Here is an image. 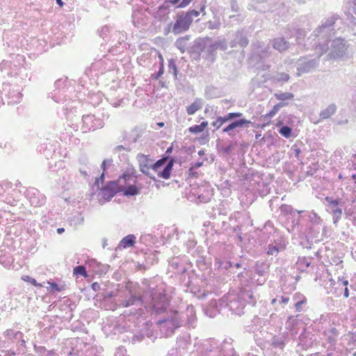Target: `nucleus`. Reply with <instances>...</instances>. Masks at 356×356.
<instances>
[{
  "instance_id": "nucleus-2",
  "label": "nucleus",
  "mask_w": 356,
  "mask_h": 356,
  "mask_svg": "<svg viewBox=\"0 0 356 356\" xmlns=\"http://www.w3.org/2000/svg\"><path fill=\"white\" fill-rule=\"evenodd\" d=\"M341 22L342 19L337 14L323 19L311 35L314 41L312 47L321 51V53L327 52L329 49L328 43L336 34L337 30L340 29Z\"/></svg>"
},
{
  "instance_id": "nucleus-4",
  "label": "nucleus",
  "mask_w": 356,
  "mask_h": 356,
  "mask_svg": "<svg viewBox=\"0 0 356 356\" xmlns=\"http://www.w3.org/2000/svg\"><path fill=\"white\" fill-rule=\"evenodd\" d=\"M195 8L189 9L187 11H179L173 17L174 30L177 34H181L188 31L193 22L194 17H197L200 13L206 15V1L201 0L198 3L194 4Z\"/></svg>"
},
{
  "instance_id": "nucleus-6",
  "label": "nucleus",
  "mask_w": 356,
  "mask_h": 356,
  "mask_svg": "<svg viewBox=\"0 0 356 356\" xmlns=\"http://www.w3.org/2000/svg\"><path fill=\"white\" fill-rule=\"evenodd\" d=\"M3 336L5 339L3 341L2 348L13 356L25 353L26 341L22 332L8 329L3 332Z\"/></svg>"
},
{
  "instance_id": "nucleus-47",
  "label": "nucleus",
  "mask_w": 356,
  "mask_h": 356,
  "mask_svg": "<svg viewBox=\"0 0 356 356\" xmlns=\"http://www.w3.org/2000/svg\"><path fill=\"white\" fill-rule=\"evenodd\" d=\"M202 106L201 99L197 98L191 104L186 107V112L188 115H193Z\"/></svg>"
},
{
  "instance_id": "nucleus-18",
  "label": "nucleus",
  "mask_w": 356,
  "mask_h": 356,
  "mask_svg": "<svg viewBox=\"0 0 356 356\" xmlns=\"http://www.w3.org/2000/svg\"><path fill=\"white\" fill-rule=\"evenodd\" d=\"M200 356H221L220 343L215 339L207 341L200 348Z\"/></svg>"
},
{
  "instance_id": "nucleus-36",
  "label": "nucleus",
  "mask_w": 356,
  "mask_h": 356,
  "mask_svg": "<svg viewBox=\"0 0 356 356\" xmlns=\"http://www.w3.org/2000/svg\"><path fill=\"white\" fill-rule=\"evenodd\" d=\"M136 242V237L134 234H130L123 237L120 241L118 248L119 249H127L134 247Z\"/></svg>"
},
{
  "instance_id": "nucleus-28",
  "label": "nucleus",
  "mask_w": 356,
  "mask_h": 356,
  "mask_svg": "<svg viewBox=\"0 0 356 356\" xmlns=\"http://www.w3.org/2000/svg\"><path fill=\"white\" fill-rule=\"evenodd\" d=\"M27 197L29 199L30 204L35 207H40L44 204L45 197L40 194L39 191L36 189H32L26 194Z\"/></svg>"
},
{
  "instance_id": "nucleus-8",
  "label": "nucleus",
  "mask_w": 356,
  "mask_h": 356,
  "mask_svg": "<svg viewBox=\"0 0 356 356\" xmlns=\"http://www.w3.org/2000/svg\"><path fill=\"white\" fill-rule=\"evenodd\" d=\"M227 114L237 115L232 120H228V124L222 129V133H226L231 138L234 137L239 132L240 129L249 128L252 122L247 120L242 113L231 112Z\"/></svg>"
},
{
  "instance_id": "nucleus-9",
  "label": "nucleus",
  "mask_w": 356,
  "mask_h": 356,
  "mask_svg": "<svg viewBox=\"0 0 356 356\" xmlns=\"http://www.w3.org/2000/svg\"><path fill=\"white\" fill-rule=\"evenodd\" d=\"M325 226H309L305 235V241H301L303 248L312 249L314 243H318L323 240Z\"/></svg>"
},
{
  "instance_id": "nucleus-24",
  "label": "nucleus",
  "mask_w": 356,
  "mask_h": 356,
  "mask_svg": "<svg viewBox=\"0 0 356 356\" xmlns=\"http://www.w3.org/2000/svg\"><path fill=\"white\" fill-rule=\"evenodd\" d=\"M249 43L247 34L243 29L237 31L234 36V39L229 42L232 48L239 46L240 47H245Z\"/></svg>"
},
{
  "instance_id": "nucleus-54",
  "label": "nucleus",
  "mask_w": 356,
  "mask_h": 356,
  "mask_svg": "<svg viewBox=\"0 0 356 356\" xmlns=\"http://www.w3.org/2000/svg\"><path fill=\"white\" fill-rule=\"evenodd\" d=\"M289 79H290L289 74L287 73H285V72L277 73L274 76V80L277 83L287 82L289 80Z\"/></svg>"
},
{
  "instance_id": "nucleus-29",
  "label": "nucleus",
  "mask_w": 356,
  "mask_h": 356,
  "mask_svg": "<svg viewBox=\"0 0 356 356\" xmlns=\"http://www.w3.org/2000/svg\"><path fill=\"white\" fill-rule=\"evenodd\" d=\"M209 42H211V38L209 37L196 39L193 42V45L191 47L189 52L197 54L202 52L204 53L206 46Z\"/></svg>"
},
{
  "instance_id": "nucleus-30",
  "label": "nucleus",
  "mask_w": 356,
  "mask_h": 356,
  "mask_svg": "<svg viewBox=\"0 0 356 356\" xmlns=\"http://www.w3.org/2000/svg\"><path fill=\"white\" fill-rule=\"evenodd\" d=\"M170 8L165 6V4L161 3L156 8L153 16L159 22H165L169 19V14L170 13Z\"/></svg>"
},
{
  "instance_id": "nucleus-33",
  "label": "nucleus",
  "mask_w": 356,
  "mask_h": 356,
  "mask_svg": "<svg viewBox=\"0 0 356 356\" xmlns=\"http://www.w3.org/2000/svg\"><path fill=\"white\" fill-rule=\"evenodd\" d=\"M121 142L126 143L130 145V144L136 143L138 141V139L140 137V134H138V131L134 129H132L130 133L126 131H123L121 133Z\"/></svg>"
},
{
  "instance_id": "nucleus-31",
  "label": "nucleus",
  "mask_w": 356,
  "mask_h": 356,
  "mask_svg": "<svg viewBox=\"0 0 356 356\" xmlns=\"http://www.w3.org/2000/svg\"><path fill=\"white\" fill-rule=\"evenodd\" d=\"M215 266L222 273L234 274L237 273L236 270H233L232 263L229 260L217 259L215 261Z\"/></svg>"
},
{
  "instance_id": "nucleus-17",
  "label": "nucleus",
  "mask_w": 356,
  "mask_h": 356,
  "mask_svg": "<svg viewBox=\"0 0 356 356\" xmlns=\"http://www.w3.org/2000/svg\"><path fill=\"white\" fill-rule=\"evenodd\" d=\"M253 270L254 273L260 277V278L255 280L256 284L257 285L265 284L269 275L270 263L266 261H257Z\"/></svg>"
},
{
  "instance_id": "nucleus-27",
  "label": "nucleus",
  "mask_w": 356,
  "mask_h": 356,
  "mask_svg": "<svg viewBox=\"0 0 356 356\" xmlns=\"http://www.w3.org/2000/svg\"><path fill=\"white\" fill-rule=\"evenodd\" d=\"M181 312L185 316L184 326H187L189 328L195 327L197 317L193 307H188L186 312Z\"/></svg>"
},
{
  "instance_id": "nucleus-19",
  "label": "nucleus",
  "mask_w": 356,
  "mask_h": 356,
  "mask_svg": "<svg viewBox=\"0 0 356 356\" xmlns=\"http://www.w3.org/2000/svg\"><path fill=\"white\" fill-rule=\"evenodd\" d=\"M252 273L246 267H244V270L238 272L234 280L238 284L239 291H252L248 289L252 283Z\"/></svg>"
},
{
  "instance_id": "nucleus-64",
  "label": "nucleus",
  "mask_w": 356,
  "mask_h": 356,
  "mask_svg": "<svg viewBox=\"0 0 356 356\" xmlns=\"http://www.w3.org/2000/svg\"><path fill=\"white\" fill-rule=\"evenodd\" d=\"M111 166H113V167L114 166V165L113 164V159H104L102 161V165H101V168H102V171H104V172H106L107 168Z\"/></svg>"
},
{
  "instance_id": "nucleus-56",
  "label": "nucleus",
  "mask_w": 356,
  "mask_h": 356,
  "mask_svg": "<svg viewBox=\"0 0 356 356\" xmlns=\"http://www.w3.org/2000/svg\"><path fill=\"white\" fill-rule=\"evenodd\" d=\"M140 175L137 173L136 170L134 168H131L127 170L125 172H124L121 175L120 178H131V177H135L136 180L138 181V178Z\"/></svg>"
},
{
  "instance_id": "nucleus-13",
  "label": "nucleus",
  "mask_w": 356,
  "mask_h": 356,
  "mask_svg": "<svg viewBox=\"0 0 356 356\" xmlns=\"http://www.w3.org/2000/svg\"><path fill=\"white\" fill-rule=\"evenodd\" d=\"M118 181L120 183L118 184L120 192L124 196H136L140 193L141 187L137 185L138 181L135 177L120 178V177Z\"/></svg>"
},
{
  "instance_id": "nucleus-40",
  "label": "nucleus",
  "mask_w": 356,
  "mask_h": 356,
  "mask_svg": "<svg viewBox=\"0 0 356 356\" xmlns=\"http://www.w3.org/2000/svg\"><path fill=\"white\" fill-rule=\"evenodd\" d=\"M274 97L276 99L279 100V103H283L284 106H286L289 104L286 101L293 100L294 95L289 92H279L274 94Z\"/></svg>"
},
{
  "instance_id": "nucleus-1",
  "label": "nucleus",
  "mask_w": 356,
  "mask_h": 356,
  "mask_svg": "<svg viewBox=\"0 0 356 356\" xmlns=\"http://www.w3.org/2000/svg\"><path fill=\"white\" fill-rule=\"evenodd\" d=\"M118 291L122 292L118 302H111L109 309L115 310L118 307H129L131 306L144 307L147 309L160 313L167 309L170 300L166 294L154 288H141L133 286L132 283L118 284Z\"/></svg>"
},
{
  "instance_id": "nucleus-5",
  "label": "nucleus",
  "mask_w": 356,
  "mask_h": 356,
  "mask_svg": "<svg viewBox=\"0 0 356 356\" xmlns=\"http://www.w3.org/2000/svg\"><path fill=\"white\" fill-rule=\"evenodd\" d=\"M185 316L181 312L170 310L165 316L157 321L161 334L165 337L174 334L176 330L184 326Z\"/></svg>"
},
{
  "instance_id": "nucleus-39",
  "label": "nucleus",
  "mask_w": 356,
  "mask_h": 356,
  "mask_svg": "<svg viewBox=\"0 0 356 356\" xmlns=\"http://www.w3.org/2000/svg\"><path fill=\"white\" fill-rule=\"evenodd\" d=\"M191 39V35H186L183 37H179L175 42V46L177 48L181 53H185L187 48V42Z\"/></svg>"
},
{
  "instance_id": "nucleus-46",
  "label": "nucleus",
  "mask_w": 356,
  "mask_h": 356,
  "mask_svg": "<svg viewBox=\"0 0 356 356\" xmlns=\"http://www.w3.org/2000/svg\"><path fill=\"white\" fill-rule=\"evenodd\" d=\"M305 216H307L311 223L310 226H322V220L314 211L304 213Z\"/></svg>"
},
{
  "instance_id": "nucleus-44",
  "label": "nucleus",
  "mask_w": 356,
  "mask_h": 356,
  "mask_svg": "<svg viewBox=\"0 0 356 356\" xmlns=\"http://www.w3.org/2000/svg\"><path fill=\"white\" fill-rule=\"evenodd\" d=\"M337 111V106L335 104H330L327 106V107L323 110H322L319 114V116L321 119L325 120L329 118L330 116L333 115Z\"/></svg>"
},
{
  "instance_id": "nucleus-35",
  "label": "nucleus",
  "mask_w": 356,
  "mask_h": 356,
  "mask_svg": "<svg viewBox=\"0 0 356 356\" xmlns=\"http://www.w3.org/2000/svg\"><path fill=\"white\" fill-rule=\"evenodd\" d=\"M281 213L288 218H293L296 214H302L305 211H300L294 209L291 205L283 204L280 207Z\"/></svg>"
},
{
  "instance_id": "nucleus-15",
  "label": "nucleus",
  "mask_w": 356,
  "mask_h": 356,
  "mask_svg": "<svg viewBox=\"0 0 356 356\" xmlns=\"http://www.w3.org/2000/svg\"><path fill=\"white\" fill-rule=\"evenodd\" d=\"M348 47V44L345 39L341 37L337 38L332 42L328 56L330 58H342L346 56Z\"/></svg>"
},
{
  "instance_id": "nucleus-37",
  "label": "nucleus",
  "mask_w": 356,
  "mask_h": 356,
  "mask_svg": "<svg viewBox=\"0 0 356 356\" xmlns=\"http://www.w3.org/2000/svg\"><path fill=\"white\" fill-rule=\"evenodd\" d=\"M217 56V51L216 47L213 43V42H207V44L205 48L204 55L203 57L211 63H213L216 60Z\"/></svg>"
},
{
  "instance_id": "nucleus-20",
  "label": "nucleus",
  "mask_w": 356,
  "mask_h": 356,
  "mask_svg": "<svg viewBox=\"0 0 356 356\" xmlns=\"http://www.w3.org/2000/svg\"><path fill=\"white\" fill-rule=\"evenodd\" d=\"M118 192H120L118 180L110 181L100 189L99 195L109 202Z\"/></svg>"
},
{
  "instance_id": "nucleus-12",
  "label": "nucleus",
  "mask_w": 356,
  "mask_h": 356,
  "mask_svg": "<svg viewBox=\"0 0 356 356\" xmlns=\"http://www.w3.org/2000/svg\"><path fill=\"white\" fill-rule=\"evenodd\" d=\"M136 158L139 164L140 171L155 181V177L149 173V170L152 169L154 171L157 170L161 161L157 160L154 162L150 157V155H145L143 154H138Z\"/></svg>"
},
{
  "instance_id": "nucleus-23",
  "label": "nucleus",
  "mask_w": 356,
  "mask_h": 356,
  "mask_svg": "<svg viewBox=\"0 0 356 356\" xmlns=\"http://www.w3.org/2000/svg\"><path fill=\"white\" fill-rule=\"evenodd\" d=\"M289 1H280L275 3L274 5L268 4V8L264 9H260L258 8H255V10H257L260 12H271L275 13L277 15H283L286 12L288 11V8L289 7Z\"/></svg>"
},
{
  "instance_id": "nucleus-43",
  "label": "nucleus",
  "mask_w": 356,
  "mask_h": 356,
  "mask_svg": "<svg viewBox=\"0 0 356 356\" xmlns=\"http://www.w3.org/2000/svg\"><path fill=\"white\" fill-rule=\"evenodd\" d=\"M312 259V257H299L296 262L298 269L302 272L306 271L310 266Z\"/></svg>"
},
{
  "instance_id": "nucleus-34",
  "label": "nucleus",
  "mask_w": 356,
  "mask_h": 356,
  "mask_svg": "<svg viewBox=\"0 0 356 356\" xmlns=\"http://www.w3.org/2000/svg\"><path fill=\"white\" fill-rule=\"evenodd\" d=\"M288 334L284 333L282 335H275L271 340V346L274 348H279L283 350L286 343L288 342Z\"/></svg>"
},
{
  "instance_id": "nucleus-48",
  "label": "nucleus",
  "mask_w": 356,
  "mask_h": 356,
  "mask_svg": "<svg viewBox=\"0 0 356 356\" xmlns=\"http://www.w3.org/2000/svg\"><path fill=\"white\" fill-rule=\"evenodd\" d=\"M208 126L207 121H203L200 124H195L188 128V131L191 134H197L203 132Z\"/></svg>"
},
{
  "instance_id": "nucleus-25",
  "label": "nucleus",
  "mask_w": 356,
  "mask_h": 356,
  "mask_svg": "<svg viewBox=\"0 0 356 356\" xmlns=\"http://www.w3.org/2000/svg\"><path fill=\"white\" fill-rule=\"evenodd\" d=\"M269 44H270L275 50H277L280 53H283L289 49L291 42L284 37H277L270 40Z\"/></svg>"
},
{
  "instance_id": "nucleus-52",
  "label": "nucleus",
  "mask_w": 356,
  "mask_h": 356,
  "mask_svg": "<svg viewBox=\"0 0 356 356\" xmlns=\"http://www.w3.org/2000/svg\"><path fill=\"white\" fill-rule=\"evenodd\" d=\"M312 27V24H307L304 25L302 24V27L298 28L296 31L297 33V38H296V42L300 44V39L302 37H305L306 35V29L309 30Z\"/></svg>"
},
{
  "instance_id": "nucleus-45",
  "label": "nucleus",
  "mask_w": 356,
  "mask_h": 356,
  "mask_svg": "<svg viewBox=\"0 0 356 356\" xmlns=\"http://www.w3.org/2000/svg\"><path fill=\"white\" fill-rule=\"evenodd\" d=\"M237 146V142L231 141L227 145H217V149L225 155H229Z\"/></svg>"
},
{
  "instance_id": "nucleus-53",
  "label": "nucleus",
  "mask_w": 356,
  "mask_h": 356,
  "mask_svg": "<svg viewBox=\"0 0 356 356\" xmlns=\"http://www.w3.org/2000/svg\"><path fill=\"white\" fill-rule=\"evenodd\" d=\"M118 284L117 285V287L115 289V290L108 292L104 295V301L108 302L114 297H118V299H120V295H122V292H120V291H118Z\"/></svg>"
},
{
  "instance_id": "nucleus-51",
  "label": "nucleus",
  "mask_w": 356,
  "mask_h": 356,
  "mask_svg": "<svg viewBox=\"0 0 356 356\" xmlns=\"http://www.w3.org/2000/svg\"><path fill=\"white\" fill-rule=\"evenodd\" d=\"M184 0H163V4H165V6L170 8V6L175 7V8H184L187 7L189 4L182 5Z\"/></svg>"
},
{
  "instance_id": "nucleus-21",
  "label": "nucleus",
  "mask_w": 356,
  "mask_h": 356,
  "mask_svg": "<svg viewBox=\"0 0 356 356\" xmlns=\"http://www.w3.org/2000/svg\"><path fill=\"white\" fill-rule=\"evenodd\" d=\"M286 241L282 236H278L274 238L266 247V252L268 255L277 256V254L282 250H284L286 246Z\"/></svg>"
},
{
  "instance_id": "nucleus-61",
  "label": "nucleus",
  "mask_w": 356,
  "mask_h": 356,
  "mask_svg": "<svg viewBox=\"0 0 356 356\" xmlns=\"http://www.w3.org/2000/svg\"><path fill=\"white\" fill-rule=\"evenodd\" d=\"M216 51L218 49L225 51L227 49V43L225 39L213 42Z\"/></svg>"
},
{
  "instance_id": "nucleus-41",
  "label": "nucleus",
  "mask_w": 356,
  "mask_h": 356,
  "mask_svg": "<svg viewBox=\"0 0 356 356\" xmlns=\"http://www.w3.org/2000/svg\"><path fill=\"white\" fill-rule=\"evenodd\" d=\"M356 213V198H354L351 200L350 207L346 206L344 204L343 207V214L346 216V218L350 219L352 216H353Z\"/></svg>"
},
{
  "instance_id": "nucleus-32",
  "label": "nucleus",
  "mask_w": 356,
  "mask_h": 356,
  "mask_svg": "<svg viewBox=\"0 0 356 356\" xmlns=\"http://www.w3.org/2000/svg\"><path fill=\"white\" fill-rule=\"evenodd\" d=\"M221 356H239L234 350L232 340L225 339L220 343Z\"/></svg>"
},
{
  "instance_id": "nucleus-50",
  "label": "nucleus",
  "mask_w": 356,
  "mask_h": 356,
  "mask_svg": "<svg viewBox=\"0 0 356 356\" xmlns=\"http://www.w3.org/2000/svg\"><path fill=\"white\" fill-rule=\"evenodd\" d=\"M159 70L151 75V79L158 80L164 73V61L161 54H159Z\"/></svg>"
},
{
  "instance_id": "nucleus-60",
  "label": "nucleus",
  "mask_w": 356,
  "mask_h": 356,
  "mask_svg": "<svg viewBox=\"0 0 356 356\" xmlns=\"http://www.w3.org/2000/svg\"><path fill=\"white\" fill-rule=\"evenodd\" d=\"M124 145H119L114 147L113 149V154L120 153L122 150H124L126 152H130L131 150V147L129 144L124 143Z\"/></svg>"
},
{
  "instance_id": "nucleus-42",
  "label": "nucleus",
  "mask_w": 356,
  "mask_h": 356,
  "mask_svg": "<svg viewBox=\"0 0 356 356\" xmlns=\"http://www.w3.org/2000/svg\"><path fill=\"white\" fill-rule=\"evenodd\" d=\"M204 97L207 99L218 98L220 97V91L213 86H208L204 90Z\"/></svg>"
},
{
  "instance_id": "nucleus-26",
  "label": "nucleus",
  "mask_w": 356,
  "mask_h": 356,
  "mask_svg": "<svg viewBox=\"0 0 356 356\" xmlns=\"http://www.w3.org/2000/svg\"><path fill=\"white\" fill-rule=\"evenodd\" d=\"M223 307L220 306V300L218 302L216 300L212 299L207 305L203 307V311L207 316L213 318L220 313Z\"/></svg>"
},
{
  "instance_id": "nucleus-3",
  "label": "nucleus",
  "mask_w": 356,
  "mask_h": 356,
  "mask_svg": "<svg viewBox=\"0 0 356 356\" xmlns=\"http://www.w3.org/2000/svg\"><path fill=\"white\" fill-rule=\"evenodd\" d=\"M257 300V296L253 291H239L237 294L224 296L220 300V306L228 308L232 314L241 316L245 313V306H255Z\"/></svg>"
},
{
  "instance_id": "nucleus-16",
  "label": "nucleus",
  "mask_w": 356,
  "mask_h": 356,
  "mask_svg": "<svg viewBox=\"0 0 356 356\" xmlns=\"http://www.w3.org/2000/svg\"><path fill=\"white\" fill-rule=\"evenodd\" d=\"M82 128L83 132L95 131L101 129L104 126L103 120L97 118L95 115H84L82 117Z\"/></svg>"
},
{
  "instance_id": "nucleus-22",
  "label": "nucleus",
  "mask_w": 356,
  "mask_h": 356,
  "mask_svg": "<svg viewBox=\"0 0 356 356\" xmlns=\"http://www.w3.org/2000/svg\"><path fill=\"white\" fill-rule=\"evenodd\" d=\"M315 340L314 334L309 331L305 327H303V329L298 337V346H300L302 350H307L312 347Z\"/></svg>"
},
{
  "instance_id": "nucleus-55",
  "label": "nucleus",
  "mask_w": 356,
  "mask_h": 356,
  "mask_svg": "<svg viewBox=\"0 0 356 356\" xmlns=\"http://www.w3.org/2000/svg\"><path fill=\"white\" fill-rule=\"evenodd\" d=\"M73 274L74 275H81L83 277H88V273L84 266L79 265L76 266L73 269Z\"/></svg>"
},
{
  "instance_id": "nucleus-49",
  "label": "nucleus",
  "mask_w": 356,
  "mask_h": 356,
  "mask_svg": "<svg viewBox=\"0 0 356 356\" xmlns=\"http://www.w3.org/2000/svg\"><path fill=\"white\" fill-rule=\"evenodd\" d=\"M277 131L282 136L286 138H289L292 136V129L287 125H284L283 122L278 125Z\"/></svg>"
},
{
  "instance_id": "nucleus-11",
  "label": "nucleus",
  "mask_w": 356,
  "mask_h": 356,
  "mask_svg": "<svg viewBox=\"0 0 356 356\" xmlns=\"http://www.w3.org/2000/svg\"><path fill=\"white\" fill-rule=\"evenodd\" d=\"M323 54L320 51V54L316 58H300L296 63L297 76H300L302 74H307L314 71L319 65L320 57Z\"/></svg>"
},
{
  "instance_id": "nucleus-7",
  "label": "nucleus",
  "mask_w": 356,
  "mask_h": 356,
  "mask_svg": "<svg viewBox=\"0 0 356 356\" xmlns=\"http://www.w3.org/2000/svg\"><path fill=\"white\" fill-rule=\"evenodd\" d=\"M256 49L257 50L256 52L257 63L261 64L263 70H268L270 67L269 63H275L277 61V54L271 49V45L269 43L267 46H264L263 42H257Z\"/></svg>"
},
{
  "instance_id": "nucleus-14",
  "label": "nucleus",
  "mask_w": 356,
  "mask_h": 356,
  "mask_svg": "<svg viewBox=\"0 0 356 356\" xmlns=\"http://www.w3.org/2000/svg\"><path fill=\"white\" fill-rule=\"evenodd\" d=\"M161 161L157 170H154L157 175L163 179L170 178L173 166L175 163V158L171 156L162 155L159 159Z\"/></svg>"
},
{
  "instance_id": "nucleus-58",
  "label": "nucleus",
  "mask_w": 356,
  "mask_h": 356,
  "mask_svg": "<svg viewBox=\"0 0 356 356\" xmlns=\"http://www.w3.org/2000/svg\"><path fill=\"white\" fill-rule=\"evenodd\" d=\"M170 264L172 268L177 269L178 272H180L181 273H184L186 271L185 266L183 264H179L177 259H172Z\"/></svg>"
},
{
  "instance_id": "nucleus-62",
  "label": "nucleus",
  "mask_w": 356,
  "mask_h": 356,
  "mask_svg": "<svg viewBox=\"0 0 356 356\" xmlns=\"http://www.w3.org/2000/svg\"><path fill=\"white\" fill-rule=\"evenodd\" d=\"M172 33L174 35H178L177 31L174 30L172 22H170L163 29V34L165 36H168L169 33Z\"/></svg>"
},
{
  "instance_id": "nucleus-38",
  "label": "nucleus",
  "mask_w": 356,
  "mask_h": 356,
  "mask_svg": "<svg viewBox=\"0 0 356 356\" xmlns=\"http://www.w3.org/2000/svg\"><path fill=\"white\" fill-rule=\"evenodd\" d=\"M237 115L234 114H226L223 116H218L216 120L211 122V125L216 128V129H219L224 124L227 123L228 120H232Z\"/></svg>"
},
{
  "instance_id": "nucleus-63",
  "label": "nucleus",
  "mask_w": 356,
  "mask_h": 356,
  "mask_svg": "<svg viewBox=\"0 0 356 356\" xmlns=\"http://www.w3.org/2000/svg\"><path fill=\"white\" fill-rule=\"evenodd\" d=\"M22 279L26 282H29L30 284H31L32 285L35 286H38V287H42V284L38 283L35 279L29 276V275H24L22 277Z\"/></svg>"
},
{
  "instance_id": "nucleus-57",
  "label": "nucleus",
  "mask_w": 356,
  "mask_h": 356,
  "mask_svg": "<svg viewBox=\"0 0 356 356\" xmlns=\"http://www.w3.org/2000/svg\"><path fill=\"white\" fill-rule=\"evenodd\" d=\"M284 106V104L283 103L276 104L275 105L273 106L272 109L268 113L266 114V117L268 118H273L280 110V108H282Z\"/></svg>"
},
{
  "instance_id": "nucleus-10",
  "label": "nucleus",
  "mask_w": 356,
  "mask_h": 356,
  "mask_svg": "<svg viewBox=\"0 0 356 356\" xmlns=\"http://www.w3.org/2000/svg\"><path fill=\"white\" fill-rule=\"evenodd\" d=\"M325 201L327 203L328 210L332 215L333 223L337 225L342 218L345 201L340 197L334 198L330 196L325 197Z\"/></svg>"
},
{
  "instance_id": "nucleus-59",
  "label": "nucleus",
  "mask_w": 356,
  "mask_h": 356,
  "mask_svg": "<svg viewBox=\"0 0 356 356\" xmlns=\"http://www.w3.org/2000/svg\"><path fill=\"white\" fill-rule=\"evenodd\" d=\"M211 194L209 191L206 192L205 194L202 193L197 197V202L199 203H207L210 202L211 198Z\"/></svg>"
}]
</instances>
